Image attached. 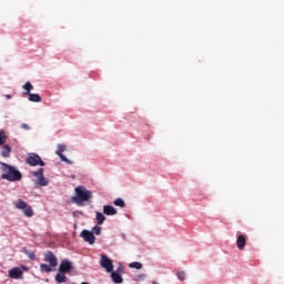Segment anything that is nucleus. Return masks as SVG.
I'll list each match as a JSON object with an SVG mask.
<instances>
[{
  "instance_id": "nucleus-1",
  "label": "nucleus",
  "mask_w": 284,
  "mask_h": 284,
  "mask_svg": "<svg viewBox=\"0 0 284 284\" xmlns=\"http://www.w3.org/2000/svg\"><path fill=\"white\" fill-rule=\"evenodd\" d=\"M0 165H2V175L1 179L4 181H9L10 183H14L17 181H21L23 179V175L21 174L20 170H17V168L1 162Z\"/></svg>"
},
{
  "instance_id": "nucleus-2",
  "label": "nucleus",
  "mask_w": 284,
  "mask_h": 284,
  "mask_svg": "<svg viewBox=\"0 0 284 284\" xmlns=\"http://www.w3.org/2000/svg\"><path fill=\"white\" fill-rule=\"evenodd\" d=\"M92 199V191L88 190L85 186H77L74 189V196L72 197V202L80 207L85 205Z\"/></svg>"
},
{
  "instance_id": "nucleus-3",
  "label": "nucleus",
  "mask_w": 284,
  "mask_h": 284,
  "mask_svg": "<svg viewBox=\"0 0 284 284\" xmlns=\"http://www.w3.org/2000/svg\"><path fill=\"white\" fill-rule=\"evenodd\" d=\"M22 88L24 90L22 97H29V101H31L32 103H41V95L37 93H31L32 90H34V85H32V83L26 82Z\"/></svg>"
},
{
  "instance_id": "nucleus-4",
  "label": "nucleus",
  "mask_w": 284,
  "mask_h": 284,
  "mask_svg": "<svg viewBox=\"0 0 284 284\" xmlns=\"http://www.w3.org/2000/svg\"><path fill=\"white\" fill-rule=\"evenodd\" d=\"M13 205L16 210H22L24 216L28 219H32V216H34V211L32 210V206L28 204V202L23 200H17Z\"/></svg>"
},
{
  "instance_id": "nucleus-5",
  "label": "nucleus",
  "mask_w": 284,
  "mask_h": 284,
  "mask_svg": "<svg viewBox=\"0 0 284 284\" xmlns=\"http://www.w3.org/2000/svg\"><path fill=\"white\" fill-rule=\"evenodd\" d=\"M32 176L36 178V185L39 187H47V185L50 184V181L43 175V168H40L38 171H33Z\"/></svg>"
},
{
  "instance_id": "nucleus-6",
  "label": "nucleus",
  "mask_w": 284,
  "mask_h": 284,
  "mask_svg": "<svg viewBox=\"0 0 284 284\" xmlns=\"http://www.w3.org/2000/svg\"><path fill=\"white\" fill-rule=\"evenodd\" d=\"M26 163H28V165H31V168H36L37 165H40V168L45 166V162H43L39 154L36 153L29 154L26 160Z\"/></svg>"
},
{
  "instance_id": "nucleus-7",
  "label": "nucleus",
  "mask_w": 284,
  "mask_h": 284,
  "mask_svg": "<svg viewBox=\"0 0 284 284\" xmlns=\"http://www.w3.org/2000/svg\"><path fill=\"white\" fill-rule=\"evenodd\" d=\"M100 265L110 274V272H114V262L104 254L100 255Z\"/></svg>"
},
{
  "instance_id": "nucleus-8",
  "label": "nucleus",
  "mask_w": 284,
  "mask_h": 284,
  "mask_svg": "<svg viewBox=\"0 0 284 284\" xmlns=\"http://www.w3.org/2000/svg\"><path fill=\"white\" fill-rule=\"evenodd\" d=\"M44 261L45 263H49L51 267H57V265H59V260L57 258V255H54V253H52L51 251H48L44 254Z\"/></svg>"
},
{
  "instance_id": "nucleus-9",
  "label": "nucleus",
  "mask_w": 284,
  "mask_h": 284,
  "mask_svg": "<svg viewBox=\"0 0 284 284\" xmlns=\"http://www.w3.org/2000/svg\"><path fill=\"white\" fill-rule=\"evenodd\" d=\"M81 236L90 245H94V242L97 241V237L94 236V233H92L88 230L82 231Z\"/></svg>"
},
{
  "instance_id": "nucleus-10",
  "label": "nucleus",
  "mask_w": 284,
  "mask_h": 284,
  "mask_svg": "<svg viewBox=\"0 0 284 284\" xmlns=\"http://www.w3.org/2000/svg\"><path fill=\"white\" fill-rule=\"evenodd\" d=\"M245 245H247V237L243 234L237 235L236 247L237 250H245Z\"/></svg>"
},
{
  "instance_id": "nucleus-11",
  "label": "nucleus",
  "mask_w": 284,
  "mask_h": 284,
  "mask_svg": "<svg viewBox=\"0 0 284 284\" xmlns=\"http://www.w3.org/2000/svg\"><path fill=\"white\" fill-rule=\"evenodd\" d=\"M70 270H72V263L68 262V260H63L60 263L59 272H61L62 274H68Z\"/></svg>"
},
{
  "instance_id": "nucleus-12",
  "label": "nucleus",
  "mask_w": 284,
  "mask_h": 284,
  "mask_svg": "<svg viewBox=\"0 0 284 284\" xmlns=\"http://www.w3.org/2000/svg\"><path fill=\"white\" fill-rule=\"evenodd\" d=\"M23 276V271L20 267H13L9 271L10 278H21Z\"/></svg>"
},
{
  "instance_id": "nucleus-13",
  "label": "nucleus",
  "mask_w": 284,
  "mask_h": 284,
  "mask_svg": "<svg viewBox=\"0 0 284 284\" xmlns=\"http://www.w3.org/2000/svg\"><path fill=\"white\" fill-rule=\"evenodd\" d=\"M103 214H105L106 216H114V215L118 214V211L112 205H104L103 206Z\"/></svg>"
},
{
  "instance_id": "nucleus-14",
  "label": "nucleus",
  "mask_w": 284,
  "mask_h": 284,
  "mask_svg": "<svg viewBox=\"0 0 284 284\" xmlns=\"http://www.w3.org/2000/svg\"><path fill=\"white\" fill-rule=\"evenodd\" d=\"M63 152H65V145L59 144L58 150L55 151V154H58V156H60L61 161L68 162V158H65V155H63Z\"/></svg>"
},
{
  "instance_id": "nucleus-15",
  "label": "nucleus",
  "mask_w": 284,
  "mask_h": 284,
  "mask_svg": "<svg viewBox=\"0 0 284 284\" xmlns=\"http://www.w3.org/2000/svg\"><path fill=\"white\" fill-rule=\"evenodd\" d=\"M109 274H111V278L113 283H123V276H121L120 273L112 271Z\"/></svg>"
},
{
  "instance_id": "nucleus-16",
  "label": "nucleus",
  "mask_w": 284,
  "mask_h": 284,
  "mask_svg": "<svg viewBox=\"0 0 284 284\" xmlns=\"http://www.w3.org/2000/svg\"><path fill=\"white\" fill-rule=\"evenodd\" d=\"M11 152H12V148H10V145L8 144H4L2 146L1 156H3L4 159H8L10 158Z\"/></svg>"
},
{
  "instance_id": "nucleus-17",
  "label": "nucleus",
  "mask_w": 284,
  "mask_h": 284,
  "mask_svg": "<svg viewBox=\"0 0 284 284\" xmlns=\"http://www.w3.org/2000/svg\"><path fill=\"white\" fill-rule=\"evenodd\" d=\"M54 270V266H51L50 264H41L40 265V272H45L47 274H50Z\"/></svg>"
},
{
  "instance_id": "nucleus-18",
  "label": "nucleus",
  "mask_w": 284,
  "mask_h": 284,
  "mask_svg": "<svg viewBox=\"0 0 284 284\" xmlns=\"http://www.w3.org/2000/svg\"><path fill=\"white\" fill-rule=\"evenodd\" d=\"M55 282L59 283V284L65 283V273L59 272V273L55 275Z\"/></svg>"
},
{
  "instance_id": "nucleus-19",
  "label": "nucleus",
  "mask_w": 284,
  "mask_h": 284,
  "mask_svg": "<svg viewBox=\"0 0 284 284\" xmlns=\"http://www.w3.org/2000/svg\"><path fill=\"white\" fill-rule=\"evenodd\" d=\"M97 222L98 225H103V223H105V215L101 212H97Z\"/></svg>"
},
{
  "instance_id": "nucleus-20",
  "label": "nucleus",
  "mask_w": 284,
  "mask_h": 284,
  "mask_svg": "<svg viewBox=\"0 0 284 284\" xmlns=\"http://www.w3.org/2000/svg\"><path fill=\"white\" fill-rule=\"evenodd\" d=\"M113 205H116V207H125V201H123L121 197H118L113 201Z\"/></svg>"
},
{
  "instance_id": "nucleus-21",
  "label": "nucleus",
  "mask_w": 284,
  "mask_h": 284,
  "mask_svg": "<svg viewBox=\"0 0 284 284\" xmlns=\"http://www.w3.org/2000/svg\"><path fill=\"white\" fill-rule=\"evenodd\" d=\"M23 252H24V254H27L29 256L30 261L37 260V255L34 254V252L26 250V248H23Z\"/></svg>"
},
{
  "instance_id": "nucleus-22",
  "label": "nucleus",
  "mask_w": 284,
  "mask_h": 284,
  "mask_svg": "<svg viewBox=\"0 0 284 284\" xmlns=\"http://www.w3.org/2000/svg\"><path fill=\"white\" fill-rule=\"evenodd\" d=\"M129 267L134 268V270H142L143 264L140 262H132L129 264Z\"/></svg>"
},
{
  "instance_id": "nucleus-23",
  "label": "nucleus",
  "mask_w": 284,
  "mask_h": 284,
  "mask_svg": "<svg viewBox=\"0 0 284 284\" xmlns=\"http://www.w3.org/2000/svg\"><path fill=\"white\" fill-rule=\"evenodd\" d=\"M92 234H95L97 236H99V235L101 234V226L95 225V226L92 229Z\"/></svg>"
},
{
  "instance_id": "nucleus-24",
  "label": "nucleus",
  "mask_w": 284,
  "mask_h": 284,
  "mask_svg": "<svg viewBox=\"0 0 284 284\" xmlns=\"http://www.w3.org/2000/svg\"><path fill=\"white\" fill-rule=\"evenodd\" d=\"M6 133L3 131H0V145H3L6 143Z\"/></svg>"
},
{
  "instance_id": "nucleus-25",
  "label": "nucleus",
  "mask_w": 284,
  "mask_h": 284,
  "mask_svg": "<svg viewBox=\"0 0 284 284\" xmlns=\"http://www.w3.org/2000/svg\"><path fill=\"white\" fill-rule=\"evenodd\" d=\"M176 276L179 281H185V272H178Z\"/></svg>"
},
{
  "instance_id": "nucleus-26",
  "label": "nucleus",
  "mask_w": 284,
  "mask_h": 284,
  "mask_svg": "<svg viewBox=\"0 0 284 284\" xmlns=\"http://www.w3.org/2000/svg\"><path fill=\"white\" fill-rule=\"evenodd\" d=\"M123 272H125V268L121 264H119L115 274H123Z\"/></svg>"
},
{
  "instance_id": "nucleus-27",
  "label": "nucleus",
  "mask_w": 284,
  "mask_h": 284,
  "mask_svg": "<svg viewBox=\"0 0 284 284\" xmlns=\"http://www.w3.org/2000/svg\"><path fill=\"white\" fill-rule=\"evenodd\" d=\"M21 128H22V130H31V128L26 123H22Z\"/></svg>"
},
{
  "instance_id": "nucleus-28",
  "label": "nucleus",
  "mask_w": 284,
  "mask_h": 284,
  "mask_svg": "<svg viewBox=\"0 0 284 284\" xmlns=\"http://www.w3.org/2000/svg\"><path fill=\"white\" fill-rule=\"evenodd\" d=\"M6 99H12V95L7 94V95H6Z\"/></svg>"
},
{
  "instance_id": "nucleus-29",
  "label": "nucleus",
  "mask_w": 284,
  "mask_h": 284,
  "mask_svg": "<svg viewBox=\"0 0 284 284\" xmlns=\"http://www.w3.org/2000/svg\"><path fill=\"white\" fill-rule=\"evenodd\" d=\"M22 270H24L26 272H28V266H22Z\"/></svg>"
},
{
  "instance_id": "nucleus-30",
  "label": "nucleus",
  "mask_w": 284,
  "mask_h": 284,
  "mask_svg": "<svg viewBox=\"0 0 284 284\" xmlns=\"http://www.w3.org/2000/svg\"><path fill=\"white\" fill-rule=\"evenodd\" d=\"M81 284H90V283H88V282H82Z\"/></svg>"
}]
</instances>
